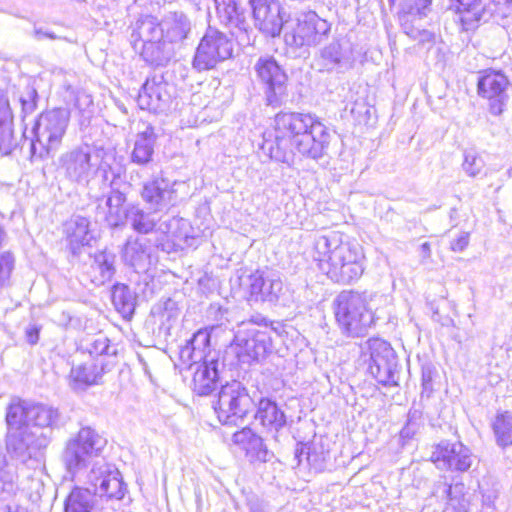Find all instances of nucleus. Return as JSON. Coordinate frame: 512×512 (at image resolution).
<instances>
[{
	"mask_svg": "<svg viewBox=\"0 0 512 512\" xmlns=\"http://www.w3.org/2000/svg\"><path fill=\"white\" fill-rule=\"evenodd\" d=\"M219 362L214 357L206 361L193 371V389L201 396L212 393L219 381Z\"/></svg>",
	"mask_w": 512,
	"mask_h": 512,
	"instance_id": "obj_30",
	"label": "nucleus"
},
{
	"mask_svg": "<svg viewBox=\"0 0 512 512\" xmlns=\"http://www.w3.org/2000/svg\"><path fill=\"white\" fill-rule=\"evenodd\" d=\"M157 140L155 129L150 124H145L134 140V146L130 154V161L139 166H147L153 160L154 148Z\"/></svg>",
	"mask_w": 512,
	"mask_h": 512,
	"instance_id": "obj_26",
	"label": "nucleus"
},
{
	"mask_svg": "<svg viewBox=\"0 0 512 512\" xmlns=\"http://www.w3.org/2000/svg\"><path fill=\"white\" fill-rule=\"evenodd\" d=\"M70 122V111L54 108L42 112L32 127L29 160L43 161L53 156L61 147Z\"/></svg>",
	"mask_w": 512,
	"mask_h": 512,
	"instance_id": "obj_5",
	"label": "nucleus"
},
{
	"mask_svg": "<svg viewBox=\"0 0 512 512\" xmlns=\"http://www.w3.org/2000/svg\"><path fill=\"white\" fill-rule=\"evenodd\" d=\"M141 197L152 209L161 211L173 204L175 192L166 179L155 178L143 185Z\"/></svg>",
	"mask_w": 512,
	"mask_h": 512,
	"instance_id": "obj_25",
	"label": "nucleus"
},
{
	"mask_svg": "<svg viewBox=\"0 0 512 512\" xmlns=\"http://www.w3.org/2000/svg\"><path fill=\"white\" fill-rule=\"evenodd\" d=\"M493 2L496 3V4L512 5V0H493Z\"/></svg>",
	"mask_w": 512,
	"mask_h": 512,
	"instance_id": "obj_57",
	"label": "nucleus"
},
{
	"mask_svg": "<svg viewBox=\"0 0 512 512\" xmlns=\"http://www.w3.org/2000/svg\"><path fill=\"white\" fill-rule=\"evenodd\" d=\"M330 29V23L320 18L316 12L301 13L295 26L290 31H286L285 43L295 48L316 46L327 37Z\"/></svg>",
	"mask_w": 512,
	"mask_h": 512,
	"instance_id": "obj_13",
	"label": "nucleus"
},
{
	"mask_svg": "<svg viewBox=\"0 0 512 512\" xmlns=\"http://www.w3.org/2000/svg\"><path fill=\"white\" fill-rule=\"evenodd\" d=\"M14 267V258L12 254L5 252L0 255V287H3L8 281L11 271Z\"/></svg>",
	"mask_w": 512,
	"mask_h": 512,
	"instance_id": "obj_45",
	"label": "nucleus"
},
{
	"mask_svg": "<svg viewBox=\"0 0 512 512\" xmlns=\"http://www.w3.org/2000/svg\"><path fill=\"white\" fill-rule=\"evenodd\" d=\"M271 339L266 330L240 329L234 336V350L240 362L250 364L266 357Z\"/></svg>",
	"mask_w": 512,
	"mask_h": 512,
	"instance_id": "obj_16",
	"label": "nucleus"
},
{
	"mask_svg": "<svg viewBox=\"0 0 512 512\" xmlns=\"http://www.w3.org/2000/svg\"><path fill=\"white\" fill-rule=\"evenodd\" d=\"M257 79L264 89L265 101L268 106L279 107L287 89V74L272 56L260 57L255 65Z\"/></svg>",
	"mask_w": 512,
	"mask_h": 512,
	"instance_id": "obj_12",
	"label": "nucleus"
},
{
	"mask_svg": "<svg viewBox=\"0 0 512 512\" xmlns=\"http://www.w3.org/2000/svg\"><path fill=\"white\" fill-rule=\"evenodd\" d=\"M173 93V85L165 81L163 75L154 74L148 77L142 85L137 97V103L142 110L164 113L171 106Z\"/></svg>",
	"mask_w": 512,
	"mask_h": 512,
	"instance_id": "obj_17",
	"label": "nucleus"
},
{
	"mask_svg": "<svg viewBox=\"0 0 512 512\" xmlns=\"http://www.w3.org/2000/svg\"><path fill=\"white\" fill-rule=\"evenodd\" d=\"M443 512H466L465 510L461 509V508H456V507H446Z\"/></svg>",
	"mask_w": 512,
	"mask_h": 512,
	"instance_id": "obj_56",
	"label": "nucleus"
},
{
	"mask_svg": "<svg viewBox=\"0 0 512 512\" xmlns=\"http://www.w3.org/2000/svg\"><path fill=\"white\" fill-rule=\"evenodd\" d=\"M41 326L37 324H29L25 328V340L30 345H35L39 341Z\"/></svg>",
	"mask_w": 512,
	"mask_h": 512,
	"instance_id": "obj_49",
	"label": "nucleus"
},
{
	"mask_svg": "<svg viewBox=\"0 0 512 512\" xmlns=\"http://www.w3.org/2000/svg\"><path fill=\"white\" fill-rule=\"evenodd\" d=\"M132 229L140 234L155 233L159 235L156 237L155 246L166 253H171L176 250L179 244L177 241L180 235L177 232L182 219L170 218L161 221L155 217V213L146 212L136 205H130L126 208V219Z\"/></svg>",
	"mask_w": 512,
	"mask_h": 512,
	"instance_id": "obj_8",
	"label": "nucleus"
},
{
	"mask_svg": "<svg viewBox=\"0 0 512 512\" xmlns=\"http://www.w3.org/2000/svg\"><path fill=\"white\" fill-rule=\"evenodd\" d=\"M303 457H305L308 465L314 468L322 467V464L325 460L323 455H319L315 451V447L307 445L297 447L295 450V458L298 459V464L302 463Z\"/></svg>",
	"mask_w": 512,
	"mask_h": 512,
	"instance_id": "obj_39",
	"label": "nucleus"
},
{
	"mask_svg": "<svg viewBox=\"0 0 512 512\" xmlns=\"http://www.w3.org/2000/svg\"><path fill=\"white\" fill-rule=\"evenodd\" d=\"M102 376L103 364L96 360H88L72 366L68 383L73 391L84 392L91 386L100 384Z\"/></svg>",
	"mask_w": 512,
	"mask_h": 512,
	"instance_id": "obj_23",
	"label": "nucleus"
},
{
	"mask_svg": "<svg viewBox=\"0 0 512 512\" xmlns=\"http://www.w3.org/2000/svg\"><path fill=\"white\" fill-rule=\"evenodd\" d=\"M248 453H251L253 457L261 462H267L270 460L272 454L268 451L266 446L263 444L262 438L251 435L247 448Z\"/></svg>",
	"mask_w": 512,
	"mask_h": 512,
	"instance_id": "obj_41",
	"label": "nucleus"
},
{
	"mask_svg": "<svg viewBox=\"0 0 512 512\" xmlns=\"http://www.w3.org/2000/svg\"><path fill=\"white\" fill-rule=\"evenodd\" d=\"M319 269L336 283L349 284L364 272L365 255L362 247L344 239L343 234L329 231L319 235L314 243Z\"/></svg>",
	"mask_w": 512,
	"mask_h": 512,
	"instance_id": "obj_4",
	"label": "nucleus"
},
{
	"mask_svg": "<svg viewBox=\"0 0 512 512\" xmlns=\"http://www.w3.org/2000/svg\"><path fill=\"white\" fill-rule=\"evenodd\" d=\"M493 431L496 442L502 448L512 445V414L502 413L493 422Z\"/></svg>",
	"mask_w": 512,
	"mask_h": 512,
	"instance_id": "obj_37",
	"label": "nucleus"
},
{
	"mask_svg": "<svg viewBox=\"0 0 512 512\" xmlns=\"http://www.w3.org/2000/svg\"><path fill=\"white\" fill-rule=\"evenodd\" d=\"M431 461L440 470L465 472L473 463V455L468 447L456 441L443 440L434 446Z\"/></svg>",
	"mask_w": 512,
	"mask_h": 512,
	"instance_id": "obj_18",
	"label": "nucleus"
},
{
	"mask_svg": "<svg viewBox=\"0 0 512 512\" xmlns=\"http://www.w3.org/2000/svg\"><path fill=\"white\" fill-rule=\"evenodd\" d=\"M403 29L407 35H409L410 37H412L414 39L421 37L420 41L430 40L432 38V34L429 33L428 31H426V30L420 31L418 29H413V28L409 27V25L407 23L403 24Z\"/></svg>",
	"mask_w": 512,
	"mask_h": 512,
	"instance_id": "obj_50",
	"label": "nucleus"
},
{
	"mask_svg": "<svg viewBox=\"0 0 512 512\" xmlns=\"http://www.w3.org/2000/svg\"><path fill=\"white\" fill-rule=\"evenodd\" d=\"M104 180L107 181L108 180V172L104 169Z\"/></svg>",
	"mask_w": 512,
	"mask_h": 512,
	"instance_id": "obj_58",
	"label": "nucleus"
},
{
	"mask_svg": "<svg viewBox=\"0 0 512 512\" xmlns=\"http://www.w3.org/2000/svg\"><path fill=\"white\" fill-rule=\"evenodd\" d=\"M65 233L73 255H78L81 247L90 245L93 234L88 218L75 215L65 223Z\"/></svg>",
	"mask_w": 512,
	"mask_h": 512,
	"instance_id": "obj_27",
	"label": "nucleus"
},
{
	"mask_svg": "<svg viewBox=\"0 0 512 512\" xmlns=\"http://www.w3.org/2000/svg\"><path fill=\"white\" fill-rule=\"evenodd\" d=\"M193 346H195L194 353L192 354L191 370L196 369L197 366L210 361L206 351L210 346V335L207 331L199 330L193 335Z\"/></svg>",
	"mask_w": 512,
	"mask_h": 512,
	"instance_id": "obj_38",
	"label": "nucleus"
},
{
	"mask_svg": "<svg viewBox=\"0 0 512 512\" xmlns=\"http://www.w3.org/2000/svg\"><path fill=\"white\" fill-rule=\"evenodd\" d=\"M107 440L95 429L85 426L71 437L62 453V461L73 480L88 487H75L64 502V512H93L96 496L120 500L125 484L118 469L101 457Z\"/></svg>",
	"mask_w": 512,
	"mask_h": 512,
	"instance_id": "obj_1",
	"label": "nucleus"
},
{
	"mask_svg": "<svg viewBox=\"0 0 512 512\" xmlns=\"http://www.w3.org/2000/svg\"><path fill=\"white\" fill-rule=\"evenodd\" d=\"M115 258L114 253L106 250L95 253L91 264V281L95 285H104L113 278L116 271Z\"/></svg>",
	"mask_w": 512,
	"mask_h": 512,
	"instance_id": "obj_33",
	"label": "nucleus"
},
{
	"mask_svg": "<svg viewBox=\"0 0 512 512\" xmlns=\"http://www.w3.org/2000/svg\"><path fill=\"white\" fill-rule=\"evenodd\" d=\"M130 42L150 65L165 66L175 55V46L162 37L158 19L152 15H142L136 20Z\"/></svg>",
	"mask_w": 512,
	"mask_h": 512,
	"instance_id": "obj_6",
	"label": "nucleus"
},
{
	"mask_svg": "<svg viewBox=\"0 0 512 512\" xmlns=\"http://www.w3.org/2000/svg\"><path fill=\"white\" fill-rule=\"evenodd\" d=\"M450 493H451V486H449V488H448V494H450Z\"/></svg>",
	"mask_w": 512,
	"mask_h": 512,
	"instance_id": "obj_60",
	"label": "nucleus"
},
{
	"mask_svg": "<svg viewBox=\"0 0 512 512\" xmlns=\"http://www.w3.org/2000/svg\"><path fill=\"white\" fill-rule=\"evenodd\" d=\"M255 26L265 35L275 37L280 34L283 20L278 0H249Z\"/></svg>",
	"mask_w": 512,
	"mask_h": 512,
	"instance_id": "obj_21",
	"label": "nucleus"
},
{
	"mask_svg": "<svg viewBox=\"0 0 512 512\" xmlns=\"http://www.w3.org/2000/svg\"><path fill=\"white\" fill-rule=\"evenodd\" d=\"M431 3V0H414L415 8L418 12L426 9Z\"/></svg>",
	"mask_w": 512,
	"mask_h": 512,
	"instance_id": "obj_53",
	"label": "nucleus"
},
{
	"mask_svg": "<svg viewBox=\"0 0 512 512\" xmlns=\"http://www.w3.org/2000/svg\"><path fill=\"white\" fill-rule=\"evenodd\" d=\"M253 399L239 381L223 385L213 408L223 425L240 426L253 408Z\"/></svg>",
	"mask_w": 512,
	"mask_h": 512,
	"instance_id": "obj_10",
	"label": "nucleus"
},
{
	"mask_svg": "<svg viewBox=\"0 0 512 512\" xmlns=\"http://www.w3.org/2000/svg\"><path fill=\"white\" fill-rule=\"evenodd\" d=\"M355 61L353 43L346 37L333 40L319 51L317 59L320 70L343 72Z\"/></svg>",
	"mask_w": 512,
	"mask_h": 512,
	"instance_id": "obj_19",
	"label": "nucleus"
},
{
	"mask_svg": "<svg viewBox=\"0 0 512 512\" xmlns=\"http://www.w3.org/2000/svg\"><path fill=\"white\" fill-rule=\"evenodd\" d=\"M193 337L186 341V344L181 346L179 351V359L182 365H186L188 369H191L192 354L194 353L195 346H193Z\"/></svg>",
	"mask_w": 512,
	"mask_h": 512,
	"instance_id": "obj_47",
	"label": "nucleus"
},
{
	"mask_svg": "<svg viewBox=\"0 0 512 512\" xmlns=\"http://www.w3.org/2000/svg\"><path fill=\"white\" fill-rule=\"evenodd\" d=\"M154 317H157L161 325L170 329L174 322L178 319L180 309L176 301L171 298L159 300L151 310Z\"/></svg>",
	"mask_w": 512,
	"mask_h": 512,
	"instance_id": "obj_36",
	"label": "nucleus"
},
{
	"mask_svg": "<svg viewBox=\"0 0 512 512\" xmlns=\"http://www.w3.org/2000/svg\"><path fill=\"white\" fill-rule=\"evenodd\" d=\"M38 93L35 88L28 86L20 97L22 110L25 114L32 113L37 107Z\"/></svg>",
	"mask_w": 512,
	"mask_h": 512,
	"instance_id": "obj_43",
	"label": "nucleus"
},
{
	"mask_svg": "<svg viewBox=\"0 0 512 512\" xmlns=\"http://www.w3.org/2000/svg\"><path fill=\"white\" fill-rule=\"evenodd\" d=\"M91 159L89 146H77L59 156L58 168L69 182L87 186L96 171Z\"/></svg>",
	"mask_w": 512,
	"mask_h": 512,
	"instance_id": "obj_14",
	"label": "nucleus"
},
{
	"mask_svg": "<svg viewBox=\"0 0 512 512\" xmlns=\"http://www.w3.org/2000/svg\"><path fill=\"white\" fill-rule=\"evenodd\" d=\"M60 420L57 408L30 400L15 398L7 408L6 422L15 430L7 439V450L22 463L32 462L33 467L43 463V450L50 442L43 428H53Z\"/></svg>",
	"mask_w": 512,
	"mask_h": 512,
	"instance_id": "obj_2",
	"label": "nucleus"
},
{
	"mask_svg": "<svg viewBox=\"0 0 512 512\" xmlns=\"http://www.w3.org/2000/svg\"><path fill=\"white\" fill-rule=\"evenodd\" d=\"M19 145L14 133L13 114L8 99L0 94V152L9 155Z\"/></svg>",
	"mask_w": 512,
	"mask_h": 512,
	"instance_id": "obj_28",
	"label": "nucleus"
},
{
	"mask_svg": "<svg viewBox=\"0 0 512 512\" xmlns=\"http://www.w3.org/2000/svg\"><path fill=\"white\" fill-rule=\"evenodd\" d=\"M112 302L124 318H130L136 308L137 295L128 285L117 283L112 289Z\"/></svg>",
	"mask_w": 512,
	"mask_h": 512,
	"instance_id": "obj_35",
	"label": "nucleus"
},
{
	"mask_svg": "<svg viewBox=\"0 0 512 512\" xmlns=\"http://www.w3.org/2000/svg\"><path fill=\"white\" fill-rule=\"evenodd\" d=\"M247 434H251L250 430L249 431H245L243 430L242 432L240 433H236L234 434V437H235V441L236 442H240L243 440V437L246 436Z\"/></svg>",
	"mask_w": 512,
	"mask_h": 512,
	"instance_id": "obj_54",
	"label": "nucleus"
},
{
	"mask_svg": "<svg viewBox=\"0 0 512 512\" xmlns=\"http://www.w3.org/2000/svg\"><path fill=\"white\" fill-rule=\"evenodd\" d=\"M507 174H508L509 177L512 178V168L508 169Z\"/></svg>",
	"mask_w": 512,
	"mask_h": 512,
	"instance_id": "obj_59",
	"label": "nucleus"
},
{
	"mask_svg": "<svg viewBox=\"0 0 512 512\" xmlns=\"http://www.w3.org/2000/svg\"><path fill=\"white\" fill-rule=\"evenodd\" d=\"M509 86L508 78L500 71H489L478 80V93L490 101L489 110L493 115H500L507 104Z\"/></svg>",
	"mask_w": 512,
	"mask_h": 512,
	"instance_id": "obj_20",
	"label": "nucleus"
},
{
	"mask_svg": "<svg viewBox=\"0 0 512 512\" xmlns=\"http://www.w3.org/2000/svg\"><path fill=\"white\" fill-rule=\"evenodd\" d=\"M361 357L368 363L370 374L384 386L398 383L397 356L391 345L380 338H370L360 345Z\"/></svg>",
	"mask_w": 512,
	"mask_h": 512,
	"instance_id": "obj_9",
	"label": "nucleus"
},
{
	"mask_svg": "<svg viewBox=\"0 0 512 512\" xmlns=\"http://www.w3.org/2000/svg\"><path fill=\"white\" fill-rule=\"evenodd\" d=\"M250 324H257L259 326L267 327L268 320H267V318H265L264 316L259 314V315L253 316L248 322L243 321L241 323V327H242V329H247V328H249L248 326Z\"/></svg>",
	"mask_w": 512,
	"mask_h": 512,
	"instance_id": "obj_51",
	"label": "nucleus"
},
{
	"mask_svg": "<svg viewBox=\"0 0 512 512\" xmlns=\"http://www.w3.org/2000/svg\"><path fill=\"white\" fill-rule=\"evenodd\" d=\"M108 349L109 340L104 335H97L96 337L92 338L86 346V350L91 356H101L103 354H108Z\"/></svg>",
	"mask_w": 512,
	"mask_h": 512,
	"instance_id": "obj_42",
	"label": "nucleus"
},
{
	"mask_svg": "<svg viewBox=\"0 0 512 512\" xmlns=\"http://www.w3.org/2000/svg\"><path fill=\"white\" fill-rule=\"evenodd\" d=\"M371 295L366 292L342 291L335 299V318L342 334L363 336L374 323L369 305Z\"/></svg>",
	"mask_w": 512,
	"mask_h": 512,
	"instance_id": "obj_7",
	"label": "nucleus"
},
{
	"mask_svg": "<svg viewBox=\"0 0 512 512\" xmlns=\"http://www.w3.org/2000/svg\"><path fill=\"white\" fill-rule=\"evenodd\" d=\"M436 371L431 366L422 367V392L421 398H429L433 393V379Z\"/></svg>",
	"mask_w": 512,
	"mask_h": 512,
	"instance_id": "obj_46",
	"label": "nucleus"
},
{
	"mask_svg": "<svg viewBox=\"0 0 512 512\" xmlns=\"http://www.w3.org/2000/svg\"><path fill=\"white\" fill-rule=\"evenodd\" d=\"M162 37L176 47L181 44L191 31V21L182 11L168 12L158 20Z\"/></svg>",
	"mask_w": 512,
	"mask_h": 512,
	"instance_id": "obj_24",
	"label": "nucleus"
},
{
	"mask_svg": "<svg viewBox=\"0 0 512 512\" xmlns=\"http://www.w3.org/2000/svg\"><path fill=\"white\" fill-rule=\"evenodd\" d=\"M36 35L41 38V37H48V38H51V39H54L55 36L51 33H48V32H43L41 29H38L36 30Z\"/></svg>",
	"mask_w": 512,
	"mask_h": 512,
	"instance_id": "obj_55",
	"label": "nucleus"
},
{
	"mask_svg": "<svg viewBox=\"0 0 512 512\" xmlns=\"http://www.w3.org/2000/svg\"><path fill=\"white\" fill-rule=\"evenodd\" d=\"M122 258L125 264L133 267L135 271H145L150 265V246L145 239L130 237L123 247Z\"/></svg>",
	"mask_w": 512,
	"mask_h": 512,
	"instance_id": "obj_29",
	"label": "nucleus"
},
{
	"mask_svg": "<svg viewBox=\"0 0 512 512\" xmlns=\"http://www.w3.org/2000/svg\"><path fill=\"white\" fill-rule=\"evenodd\" d=\"M115 184L114 179L111 180L110 186ZM126 196L116 188H112L105 200L104 206H97L96 221H103L109 227H118L123 225L126 219V208L124 204Z\"/></svg>",
	"mask_w": 512,
	"mask_h": 512,
	"instance_id": "obj_22",
	"label": "nucleus"
},
{
	"mask_svg": "<svg viewBox=\"0 0 512 512\" xmlns=\"http://www.w3.org/2000/svg\"><path fill=\"white\" fill-rule=\"evenodd\" d=\"M217 16L224 25L247 31L249 23L243 8H240L236 0H214Z\"/></svg>",
	"mask_w": 512,
	"mask_h": 512,
	"instance_id": "obj_31",
	"label": "nucleus"
},
{
	"mask_svg": "<svg viewBox=\"0 0 512 512\" xmlns=\"http://www.w3.org/2000/svg\"><path fill=\"white\" fill-rule=\"evenodd\" d=\"M470 234L468 232H461L460 235L453 239L450 243V249L454 252L464 251L469 244Z\"/></svg>",
	"mask_w": 512,
	"mask_h": 512,
	"instance_id": "obj_48",
	"label": "nucleus"
},
{
	"mask_svg": "<svg viewBox=\"0 0 512 512\" xmlns=\"http://www.w3.org/2000/svg\"><path fill=\"white\" fill-rule=\"evenodd\" d=\"M420 412L417 410L410 411L406 425L401 430V437L411 438L420 428Z\"/></svg>",
	"mask_w": 512,
	"mask_h": 512,
	"instance_id": "obj_44",
	"label": "nucleus"
},
{
	"mask_svg": "<svg viewBox=\"0 0 512 512\" xmlns=\"http://www.w3.org/2000/svg\"><path fill=\"white\" fill-rule=\"evenodd\" d=\"M255 419L270 431H279L286 425V415L276 402L262 398L258 403Z\"/></svg>",
	"mask_w": 512,
	"mask_h": 512,
	"instance_id": "obj_32",
	"label": "nucleus"
},
{
	"mask_svg": "<svg viewBox=\"0 0 512 512\" xmlns=\"http://www.w3.org/2000/svg\"><path fill=\"white\" fill-rule=\"evenodd\" d=\"M484 166V162L474 151H465L464 161L462 163L463 170L470 177L477 176Z\"/></svg>",
	"mask_w": 512,
	"mask_h": 512,
	"instance_id": "obj_40",
	"label": "nucleus"
},
{
	"mask_svg": "<svg viewBox=\"0 0 512 512\" xmlns=\"http://www.w3.org/2000/svg\"><path fill=\"white\" fill-rule=\"evenodd\" d=\"M420 255L424 260L431 257V247L428 242H425L420 246Z\"/></svg>",
	"mask_w": 512,
	"mask_h": 512,
	"instance_id": "obj_52",
	"label": "nucleus"
},
{
	"mask_svg": "<svg viewBox=\"0 0 512 512\" xmlns=\"http://www.w3.org/2000/svg\"><path fill=\"white\" fill-rule=\"evenodd\" d=\"M275 137L265 139L261 149L277 162L291 164L295 152L317 160L330 143L327 127L314 115L299 112H280L274 118Z\"/></svg>",
	"mask_w": 512,
	"mask_h": 512,
	"instance_id": "obj_3",
	"label": "nucleus"
},
{
	"mask_svg": "<svg viewBox=\"0 0 512 512\" xmlns=\"http://www.w3.org/2000/svg\"><path fill=\"white\" fill-rule=\"evenodd\" d=\"M249 302L275 304L283 294V282L278 272L268 268L251 273L245 282Z\"/></svg>",
	"mask_w": 512,
	"mask_h": 512,
	"instance_id": "obj_15",
	"label": "nucleus"
},
{
	"mask_svg": "<svg viewBox=\"0 0 512 512\" xmlns=\"http://www.w3.org/2000/svg\"><path fill=\"white\" fill-rule=\"evenodd\" d=\"M233 48L234 41L230 36L209 26L196 49L193 68L199 72L213 69L232 56Z\"/></svg>",
	"mask_w": 512,
	"mask_h": 512,
	"instance_id": "obj_11",
	"label": "nucleus"
},
{
	"mask_svg": "<svg viewBox=\"0 0 512 512\" xmlns=\"http://www.w3.org/2000/svg\"><path fill=\"white\" fill-rule=\"evenodd\" d=\"M457 12L465 30L473 29L487 14L483 0H456Z\"/></svg>",
	"mask_w": 512,
	"mask_h": 512,
	"instance_id": "obj_34",
	"label": "nucleus"
}]
</instances>
